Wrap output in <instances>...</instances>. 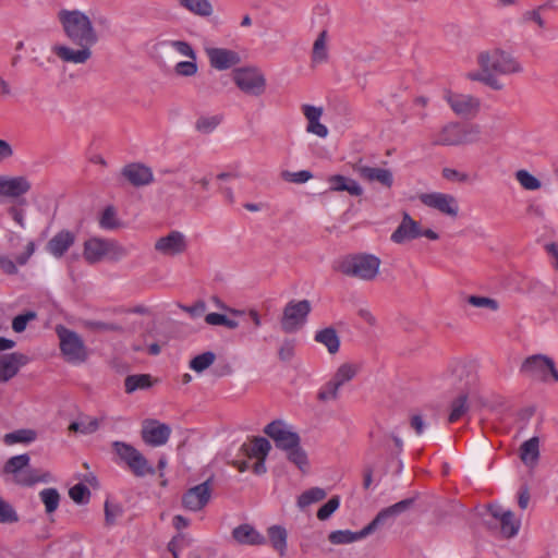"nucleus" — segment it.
I'll return each mask as SVG.
<instances>
[{
	"instance_id": "obj_28",
	"label": "nucleus",
	"mask_w": 558,
	"mask_h": 558,
	"mask_svg": "<svg viewBox=\"0 0 558 558\" xmlns=\"http://www.w3.org/2000/svg\"><path fill=\"white\" fill-rule=\"evenodd\" d=\"M329 192H348L352 196H361L363 194L362 186L353 179L335 174L328 178Z\"/></svg>"
},
{
	"instance_id": "obj_53",
	"label": "nucleus",
	"mask_w": 558,
	"mask_h": 558,
	"mask_svg": "<svg viewBox=\"0 0 558 558\" xmlns=\"http://www.w3.org/2000/svg\"><path fill=\"white\" fill-rule=\"evenodd\" d=\"M196 60L180 61L174 66V72L179 76L190 77L197 73Z\"/></svg>"
},
{
	"instance_id": "obj_47",
	"label": "nucleus",
	"mask_w": 558,
	"mask_h": 558,
	"mask_svg": "<svg viewBox=\"0 0 558 558\" xmlns=\"http://www.w3.org/2000/svg\"><path fill=\"white\" fill-rule=\"evenodd\" d=\"M83 326L92 331L106 332V331H116L121 332L122 327L114 323H105L100 320H84Z\"/></svg>"
},
{
	"instance_id": "obj_50",
	"label": "nucleus",
	"mask_w": 558,
	"mask_h": 558,
	"mask_svg": "<svg viewBox=\"0 0 558 558\" xmlns=\"http://www.w3.org/2000/svg\"><path fill=\"white\" fill-rule=\"evenodd\" d=\"M339 389L340 387L332 379H330L319 389L317 398L323 402L336 400L338 398Z\"/></svg>"
},
{
	"instance_id": "obj_63",
	"label": "nucleus",
	"mask_w": 558,
	"mask_h": 558,
	"mask_svg": "<svg viewBox=\"0 0 558 558\" xmlns=\"http://www.w3.org/2000/svg\"><path fill=\"white\" fill-rule=\"evenodd\" d=\"M306 130L307 132L316 134L319 137H326L328 135L327 126L322 124L319 120L308 122Z\"/></svg>"
},
{
	"instance_id": "obj_61",
	"label": "nucleus",
	"mask_w": 558,
	"mask_h": 558,
	"mask_svg": "<svg viewBox=\"0 0 558 558\" xmlns=\"http://www.w3.org/2000/svg\"><path fill=\"white\" fill-rule=\"evenodd\" d=\"M0 268L7 275L17 274L16 264L7 255H0Z\"/></svg>"
},
{
	"instance_id": "obj_33",
	"label": "nucleus",
	"mask_w": 558,
	"mask_h": 558,
	"mask_svg": "<svg viewBox=\"0 0 558 558\" xmlns=\"http://www.w3.org/2000/svg\"><path fill=\"white\" fill-rule=\"evenodd\" d=\"M520 458L526 465H534L539 458V439L532 437L520 447Z\"/></svg>"
},
{
	"instance_id": "obj_7",
	"label": "nucleus",
	"mask_w": 558,
	"mask_h": 558,
	"mask_svg": "<svg viewBox=\"0 0 558 558\" xmlns=\"http://www.w3.org/2000/svg\"><path fill=\"white\" fill-rule=\"evenodd\" d=\"M113 452L123 462L133 475L144 477L154 475L155 469L148 460L134 446L124 441L112 442Z\"/></svg>"
},
{
	"instance_id": "obj_21",
	"label": "nucleus",
	"mask_w": 558,
	"mask_h": 558,
	"mask_svg": "<svg viewBox=\"0 0 558 558\" xmlns=\"http://www.w3.org/2000/svg\"><path fill=\"white\" fill-rule=\"evenodd\" d=\"M114 247L112 241L90 238L84 242L83 257L88 264L99 263Z\"/></svg>"
},
{
	"instance_id": "obj_46",
	"label": "nucleus",
	"mask_w": 558,
	"mask_h": 558,
	"mask_svg": "<svg viewBox=\"0 0 558 558\" xmlns=\"http://www.w3.org/2000/svg\"><path fill=\"white\" fill-rule=\"evenodd\" d=\"M220 116H202L195 122V129L204 134L211 133L221 122Z\"/></svg>"
},
{
	"instance_id": "obj_43",
	"label": "nucleus",
	"mask_w": 558,
	"mask_h": 558,
	"mask_svg": "<svg viewBox=\"0 0 558 558\" xmlns=\"http://www.w3.org/2000/svg\"><path fill=\"white\" fill-rule=\"evenodd\" d=\"M326 492L319 487H313L302 493L298 498V506L303 509L314 502L320 501L326 497Z\"/></svg>"
},
{
	"instance_id": "obj_2",
	"label": "nucleus",
	"mask_w": 558,
	"mask_h": 558,
	"mask_svg": "<svg viewBox=\"0 0 558 558\" xmlns=\"http://www.w3.org/2000/svg\"><path fill=\"white\" fill-rule=\"evenodd\" d=\"M476 63L480 69L466 73V78L480 82L493 90L504 89V84L498 75H518L524 71L523 64L515 56L499 47L480 51L476 56Z\"/></svg>"
},
{
	"instance_id": "obj_27",
	"label": "nucleus",
	"mask_w": 558,
	"mask_h": 558,
	"mask_svg": "<svg viewBox=\"0 0 558 558\" xmlns=\"http://www.w3.org/2000/svg\"><path fill=\"white\" fill-rule=\"evenodd\" d=\"M26 363V357L21 353L5 354L0 357V381L13 378L20 367Z\"/></svg>"
},
{
	"instance_id": "obj_35",
	"label": "nucleus",
	"mask_w": 558,
	"mask_h": 558,
	"mask_svg": "<svg viewBox=\"0 0 558 558\" xmlns=\"http://www.w3.org/2000/svg\"><path fill=\"white\" fill-rule=\"evenodd\" d=\"M151 386V377L148 374L129 375L124 380L126 393H132L138 389H146Z\"/></svg>"
},
{
	"instance_id": "obj_1",
	"label": "nucleus",
	"mask_w": 558,
	"mask_h": 558,
	"mask_svg": "<svg viewBox=\"0 0 558 558\" xmlns=\"http://www.w3.org/2000/svg\"><path fill=\"white\" fill-rule=\"evenodd\" d=\"M58 21L66 38L77 46L76 49L65 45H56L52 52L63 62L84 64L93 56L92 47L98 40V33L92 19L77 9H62L58 12Z\"/></svg>"
},
{
	"instance_id": "obj_49",
	"label": "nucleus",
	"mask_w": 558,
	"mask_h": 558,
	"mask_svg": "<svg viewBox=\"0 0 558 558\" xmlns=\"http://www.w3.org/2000/svg\"><path fill=\"white\" fill-rule=\"evenodd\" d=\"M99 225L102 229L113 230L120 227V222L117 219L116 210L113 207L109 206L105 208L101 214Z\"/></svg>"
},
{
	"instance_id": "obj_38",
	"label": "nucleus",
	"mask_w": 558,
	"mask_h": 558,
	"mask_svg": "<svg viewBox=\"0 0 558 558\" xmlns=\"http://www.w3.org/2000/svg\"><path fill=\"white\" fill-rule=\"evenodd\" d=\"M100 422L96 417H83L78 422H73L69 426L70 432L82 433L84 435L93 434L99 428Z\"/></svg>"
},
{
	"instance_id": "obj_37",
	"label": "nucleus",
	"mask_w": 558,
	"mask_h": 558,
	"mask_svg": "<svg viewBox=\"0 0 558 558\" xmlns=\"http://www.w3.org/2000/svg\"><path fill=\"white\" fill-rule=\"evenodd\" d=\"M548 8H550L549 2L541 4L535 9L524 11L521 15V22L524 24L534 23L539 28L544 29L546 27V22L543 19L542 13Z\"/></svg>"
},
{
	"instance_id": "obj_12",
	"label": "nucleus",
	"mask_w": 558,
	"mask_h": 558,
	"mask_svg": "<svg viewBox=\"0 0 558 558\" xmlns=\"http://www.w3.org/2000/svg\"><path fill=\"white\" fill-rule=\"evenodd\" d=\"M520 371L530 377H537L543 381L547 380V372H549L553 379L558 381V369L554 360L547 355L534 354L526 357Z\"/></svg>"
},
{
	"instance_id": "obj_62",
	"label": "nucleus",
	"mask_w": 558,
	"mask_h": 558,
	"mask_svg": "<svg viewBox=\"0 0 558 558\" xmlns=\"http://www.w3.org/2000/svg\"><path fill=\"white\" fill-rule=\"evenodd\" d=\"M302 110L308 122L319 120L323 114V109L320 107H315L312 105H304Z\"/></svg>"
},
{
	"instance_id": "obj_52",
	"label": "nucleus",
	"mask_w": 558,
	"mask_h": 558,
	"mask_svg": "<svg viewBox=\"0 0 558 558\" xmlns=\"http://www.w3.org/2000/svg\"><path fill=\"white\" fill-rule=\"evenodd\" d=\"M340 497H331L325 505H323L317 511V518L320 521H325L331 517V514L339 508Z\"/></svg>"
},
{
	"instance_id": "obj_31",
	"label": "nucleus",
	"mask_w": 558,
	"mask_h": 558,
	"mask_svg": "<svg viewBox=\"0 0 558 558\" xmlns=\"http://www.w3.org/2000/svg\"><path fill=\"white\" fill-rule=\"evenodd\" d=\"M314 340L326 347L330 354H336L340 349V338L332 327L316 331Z\"/></svg>"
},
{
	"instance_id": "obj_44",
	"label": "nucleus",
	"mask_w": 558,
	"mask_h": 558,
	"mask_svg": "<svg viewBox=\"0 0 558 558\" xmlns=\"http://www.w3.org/2000/svg\"><path fill=\"white\" fill-rule=\"evenodd\" d=\"M215 353L207 351L193 357L190 362V367L196 373H202L207 369L215 362Z\"/></svg>"
},
{
	"instance_id": "obj_55",
	"label": "nucleus",
	"mask_w": 558,
	"mask_h": 558,
	"mask_svg": "<svg viewBox=\"0 0 558 558\" xmlns=\"http://www.w3.org/2000/svg\"><path fill=\"white\" fill-rule=\"evenodd\" d=\"M37 315L35 312L33 311H28L24 314H21V315H17L13 318V322H12V329L15 331V332H23L26 327H27V324L31 322V320H34L36 319Z\"/></svg>"
},
{
	"instance_id": "obj_34",
	"label": "nucleus",
	"mask_w": 558,
	"mask_h": 558,
	"mask_svg": "<svg viewBox=\"0 0 558 558\" xmlns=\"http://www.w3.org/2000/svg\"><path fill=\"white\" fill-rule=\"evenodd\" d=\"M268 536L272 547L282 556L287 548V531L279 525H272L268 529Z\"/></svg>"
},
{
	"instance_id": "obj_11",
	"label": "nucleus",
	"mask_w": 558,
	"mask_h": 558,
	"mask_svg": "<svg viewBox=\"0 0 558 558\" xmlns=\"http://www.w3.org/2000/svg\"><path fill=\"white\" fill-rule=\"evenodd\" d=\"M271 449L268 439L264 437H254L250 442H244L240 452L247 459H255L252 470L256 475H263L267 472L265 460Z\"/></svg>"
},
{
	"instance_id": "obj_60",
	"label": "nucleus",
	"mask_w": 558,
	"mask_h": 558,
	"mask_svg": "<svg viewBox=\"0 0 558 558\" xmlns=\"http://www.w3.org/2000/svg\"><path fill=\"white\" fill-rule=\"evenodd\" d=\"M180 307L190 314L191 317L196 318L201 317L205 311H206V304L203 301H198L195 304L187 306V305H180Z\"/></svg>"
},
{
	"instance_id": "obj_30",
	"label": "nucleus",
	"mask_w": 558,
	"mask_h": 558,
	"mask_svg": "<svg viewBox=\"0 0 558 558\" xmlns=\"http://www.w3.org/2000/svg\"><path fill=\"white\" fill-rule=\"evenodd\" d=\"M178 5L193 15L209 17L214 13L209 0H177Z\"/></svg>"
},
{
	"instance_id": "obj_18",
	"label": "nucleus",
	"mask_w": 558,
	"mask_h": 558,
	"mask_svg": "<svg viewBox=\"0 0 558 558\" xmlns=\"http://www.w3.org/2000/svg\"><path fill=\"white\" fill-rule=\"evenodd\" d=\"M155 250L163 256H177L187 250L186 236L177 230L159 238L155 243Z\"/></svg>"
},
{
	"instance_id": "obj_59",
	"label": "nucleus",
	"mask_w": 558,
	"mask_h": 558,
	"mask_svg": "<svg viewBox=\"0 0 558 558\" xmlns=\"http://www.w3.org/2000/svg\"><path fill=\"white\" fill-rule=\"evenodd\" d=\"M122 514V509L118 505H112L109 501L105 504V519L108 525H112L118 517Z\"/></svg>"
},
{
	"instance_id": "obj_54",
	"label": "nucleus",
	"mask_w": 558,
	"mask_h": 558,
	"mask_svg": "<svg viewBox=\"0 0 558 558\" xmlns=\"http://www.w3.org/2000/svg\"><path fill=\"white\" fill-rule=\"evenodd\" d=\"M468 303L474 307H486L492 311H497L499 308L498 302L487 296L470 295L468 298Z\"/></svg>"
},
{
	"instance_id": "obj_29",
	"label": "nucleus",
	"mask_w": 558,
	"mask_h": 558,
	"mask_svg": "<svg viewBox=\"0 0 558 558\" xmlns=\"http://www.w3.org/2000/svg\"><path fill=\"white\" fill-rule=\"evenodd\" d=\"M232 537L242 545H260L265 543V537L250 524H241L234 527Z\"/></svg>"
},
{
	"instance_id": "obj_17",
	"label": "nucleus",
	"mask_w": 558,
	"mask_h": 558,
	"mask_svg": "<svg viewBox=\"0 0 558 558\" xmlns=\"http://www.w3.org/2000/svg\"><path fill=\"white\" fill-rule=\"evenodd\" d=\"M210 497V480H207L187 489L182 496V505L186 510L199 511L209 502Z\"/></svg>"
},
{
	"instance_id": "obj_4",
	"label": "nucleus",
	"mask_w": 558,
	"mask_h": 558,
	"mask_svg": "<svg viewBox=\"0 0 558 558\" xmlns=\"http://www.w3.org/2000/svg\"><path fill=\"white\" fill-rule=\"evenodd\" d=\"M29 461L27 453L11 457L3 466V474L9 477L8 481L21 486L48 482V474H40L37 470L28 468Z\"/></svg>"
},
{
	"instance_id": "obj_15",
	"label": "nucleus",
	"mask_w": 558,
	"mask_h": 558,
	"mask_svg": "<svg viewBox=\"0 0 558 558\" xmlns=\"http://www.w3.org/2000/svg\"><path fill=\"white\" fill-rule=\"evenodd\" d=\"M420 201L427 207L434 208L439 213L456 218L459 213V204L454 196L445 193H424L420 195Z\"/></svg>"
},
{
	"instance_id": "obj_9",
	"label": "nucleus",
	"mask_w": 558,
	"mask_h": 558,
	"mask_svg": "<svg viewBox=\"0 0 558 558\" xmlns=\"http://www.w3.org/2000/svg\"><path fill=\"white\" fill-rule=\"evenodd\" d=\"M311 311L312 305L308 300L288 302L280 320L281 329L287 333L298 331L306 323Z\"/></svg>"
},
{
	"instance_id": "obj_48",
	"label": "nucleus",
	"mask_w": 558,
	"mask_h": 558,
	"mask_svg": "<svg viewBox=\"0 0 558 558\" xmlns=\"http://www.w3.org/2000/svg\"><path fill=\"white\" fill-rule=\"evenodd\" d=\"M20 520L17 512L14 507L0 498V523L12 524Z\"/></svg>"
},
{
	"instance_id": "obj_19",
	"label": "nucleus",
	"mask_w": 558,
	"mask_h": 558,
	"mask_svg": "<svg viewBox=\"0 0 558 558\" xmlns=\"http://www.w3.org/2000/svg\"><path fill=\"white\" fill-rule=\"evenodd\" d=\"M32 189V184L26 177L0 175V196L9 198H19Z\"/></svg>"
},
{
	"instance_id": "obj_36",
	"label": "nucleus",
	"mask_w": 558,
	"mask_h": 558,
	"mask_svg": "<svg viewBox=\"0 0 558 558\" xmlns=\"http://www.w3.org/2000/svg\"><path fill=\"white\" fill-rule=\"evenodd\" d=\"M359 372V366L353 363H343L336 371L331 378L339 387L352 380Z\"/></svg>"
},
{
	"instance_id": "obj_45",
	"label": "nucleus",
	"mask_w": 558,
	"mask_h": 558,
	"mask_svg": "<svg viewBox=\"0 0 558 558\" xmlns=\"http://www.w3.org/2000/svg\"><path fill=\"white\" fill-rule=\"evenodd\" d=\"M515 179L520 185L527 191H536L542 186L541 181L524 169L515 172Z\"/></svg>"
},
{
	"instance_id": "obj_23",
	"label": "nucleus",
	"mask_w": 558,
	"mask_h": 558,
	"mask_svg": "<svg viewBox=\"0 0 558 558\" xmlns=\"http://www.w3.org/2000/svg\"><path fill=\"white\" fill-rule=\"evenodd\" d=\"M210 66L222 71L240 63L241 59L236 51L227 48H206Z\"/></svg>"
},
{
	"instance_id": "obj_16",
	"label": "nucleus",
	"mask_w": 558,
	"mask_h": 558,
	"mask_svg": "<svg viewBox=\"0 0 558 558\" xmlns=\"http://www.w3.org/2000/svg\"><path fill=\"white\" fill-rule=\"evenodd\" d=\"M413 504V498H407L380 510L377 515L365 526L366 531L368 534H372L380 526L392 524L396 518L404 511L409 510Z\"/></svg>"
},
{
	"instance_id": "obj_13",
	"label": "nucleus",
	"mask_w": 558,
	"mask_h": 558,
	"mask_svg": "<svg viewBox=\"0 0 558 558\" xmlns=\"http://www.w3.org/2000/svg\"><path fill=\"white\" fill-rule=\"evenodd\" d=\"M444 98L451 110L461 118L472 119L480 112L481 100L473 95L446 90Z\"/></svg>"
},
{
	"instance_id": "obj_41",
	"label": "nucleus",
	"mask_w": 558,
	"mask_h": 558,
	"mask_svg": "<svg viewBox=\"0 0 558 558\" xmlns=\"http://www.w3.org/2000/svg\"><path fill=\"white\" fill-rule=\"evenodd\" d=\"M327 31H322L313 45L312 60L316 63L325 62L328 58L327 47Z\"/></svg>"
},
{
	"instance_id": "obj_57",
	"label": "nucleus",
	"mask_w": 558,
	"mask_h": 558,
	"mask_svg": "<svg viewBox=\"0 0 558 558\" xmlns=\"http://www.w3.org/2000/svg\"><path fill=\"white\" fill-rule=\"evenodd\" d=\"M295 342L294 340H284L278 351L279 359L283 362H289L294 356Z\"/></svg>"
},
{
	"instance_id": "obj_40",
	"label": "nucleus",
	"mask_w": 558,
	"mask_h": 558,
	"mask_svg": "<svg viewBox=\"0 0 558 558\" xmlns=\"http://www.w3.org/2000/svg\"><path fill=\"white\" fill-rule=\"evenodd\" d=\"M469 410L468 395L461 393L451 402V412L449 414V422H458Z\"/></svg>"
},
{
	"instance_id": "obj_22",
	"label": "nucleus",
	"mask_w": 558,
	"mask_h": 558,
	"mask_svg": "<svg viewBox=\"0 0 558 558\" xmlns=\"http://www.w3.org/2000/svg\"><path fill=\"white\" fill-rule=\"evenodd\" d=\"M418 238H421V225L408 213H403L400 225L390 236L391 241L397 244H403Z\"/></svg>"
},
{
	"instance_id": "obj_8",
	"label": "nucleus",
	"mask_w": 558,
	"mask_h": 558,
	"mask_svg": "<svg viewBox=\"0 0 558 558\" xmlns=\"http://www.w3.org/2000/svg\"><path fill=\"white\" fill-rule=\"evenodd\" d=\"M487 515L485 523L489 529L499 530L501 535L507 538L518 534L521 521L511 510L505 509L498 504H492L487 508Z\"/></svg>"
},
{
	"instance_id": "obj_14",
	"label": "nucleus",
	"mask_w": 558,
	"mask_h": 558,
	"mask_svg": "<svg viewBox=\"0 0 558 558\" xmlns=\"http://www.w3.org/2000/svg\"><path fill=\"white\" fill-rule=\"evenodd\" d=\"M233 81L235 85L245 94L259 96L265 92L266 78L253 68H243L234 71Z\"/></svg>"
},
{
	"instance_id": "obj_10",
	"label": "nucleus",
	"mask_w": 558,
	"mask_h": 558,
	"mask_svg": "<svg viewBox=\"0 0 558 558\" xmlns=\"http://www.w3.org/2000/svg\"><path fill=\"white\" fill-rule=\"evenodd\" d=\"M60 349L65 360L70 363H83L87 359V350L82 338L64 327L59 328Z\"/></svg>"
},
{
	"instance_id": "obj_5",
	"label": "nucleus",
	"mask_w": 558,
	"mask_h": 558,
	"mask_svg": "<svg viewBox=\"0 0 558 558\" xmlns=\"http://www.w3.org/2000/svg\"><path fill=\"white\" fill-rule=\"evenodd\" d=\"M380 264V259L375 255L354 254L344 257L340 262L338 270L348 277L372 281L377 277Z\"/></svg>"
},
{
	"instance_id": "obj_51",
	"label": "nucleus",
	"mask_w": 558,
	"mask_h": 558,
	"mask_svg": "<svg viewBox=\"0 0 558 558\" xmlns=\"http://www.w3.org/2000/svg\"><path fill=\"white\" fill-rule=\"evenodd\" d=\"M69 496L76 504H86L89 500L90 492L87 486L78 483L70 488Z\"/></svg>"
},
{
	"instance_id": "obj_42",
	"label": "nucleus",
	"mask_w": 558,
	"mask_h": 558,
	"mask_svg": "<svg viewBox=\"0 0 558 558\" xmlns=\"http://www.w3.org/2000/svg\"><path fill=\"white\" fill-rule=\"evenodd\" d=\"M39 498L45 505L48 514L54 512L60 504V494L56 488H45L39 493Z\"/></svg>"
},
{
	"instance_id": "obj_56",
	"label": "nucleus",
	"mask_w": 558,
	"mask_h": 558,
	"mask_svg": "<svg viewBox=\"0 0 558 558\" xmlns=\"http://www.w3.org/2000/svg\"><path fill=\"white\" fill-rule=\"evenodd\" d=\"M170 46L180 54L187 57L189 59L196 60V53L187 41L173 40L170 43Z\"/></svg>"
},
{
	"instance_id": "obj_3",
	"label": "nucleus",
	"mask_w": 558,
	"mask_h": 558,
	"mask_svg": "<svg viewBox=\"0 0 558 558\" xmlns=\"http://www.w3.org/2000/svg\"><path fill=\"white\" fill-rule=\"evenodd\" d=\"M264 433L270 437L276 447L286 452L287 459L301 472L308 470L306 451L301 447L300 436L283 421H272L265 426Z\"/></svg>"
},
{
	"instance_id": "obj_64",
	"label": "nucleus",
	"mask_w": 558,
	"mask_h": 558,
	"mask_svg": "<svg viewBox=\"0 0 558 558\" xmlns=\"http://www.w3.org/2000/svg\"><path fill=\"white\" fill-rule=\"evenodd\" d=\"M35 248L36 246L34 241H29L25 247V251L22 254L15 256L16 264L21 266L25 265L31 258V256L34 254Z\"/></svg>"
},
{
	"instance_id": "obj_20",
	"label": "nucleus",
	"mask_w": 558,
	"mask_h": 558,
	"mask_svg": "<svg viewBox=\"0 0 558 558\" xmlns=\"http://www.w3.org/2000/svg\"><path fill=\"white\" fill-rule=\"evenodd\" d=\"M171 429L168 425L157 421H145L142 428V438L145 444L159 447L165 445L170 437Z\"/></svg>"
},
{
	"instance_id": "obj_6",
	"label": "nucleus",
	"mask_w": 558,
	"mask_h": 558,
	"mask_svg": "<svg viewBox=\"0 0 558 558\" xmlns=\"http://www.w3.org/2000/svg\"><path fill=\"white\" fill-rule=\"evenodd\" d=\"M478 135L480 129L476 125L462 126L459 123L451 122L433 135L432 144L440 146L471 144L477 141Z\"/></svg>"
},
{
	"instance_id": "obj_26",
	"label": "nucleus",
	"mask_w": 558,
	"mask_h": 558,
	"mask_svg": "<svg viewBox=\"0 0 558 558\" xmlns=\"http://www.w3.org/2000/svg\"><path fill=\"white\" fill-rule=\"evenodd\" d=\"M75 234L69 230L56 233L47 243L46 250L56 258H61L75 243Z\"/></svg>"
},
{
	"instance_id": "obj_39",
	"label": "nucleus",
	"mask_w": 558,
	"mask_h": 558,
	"mask_svg": "<svg viewBox=\"0 0 558 558\" xmlns=\"http://www.w3.org/2000/svg\"><path fill=\"white\" fill-rule=\"evenodd\" d=\"M36 439V432L33 429H19L4 435L3 441L11 446L17 442L29 444Z\"/></svg>"
},
{
	"instance_id": "obj_58",
	"label": "nucleus",
	"mask_w": 558,
	"mask_h": 558,
	"mask_svg": "<svg viewBox=\"0 0 558 558\" xmlns=\"http://www.w3.org/2000/svg\"><path fill=\"white\" fill-rule=\"evenodd\" d=\"M282 177L284 180L289 181V182H293V183H305L307 182L313 175L310 171L307 170H301V171H298V172H289V171H286L282 173Z\"/></svg>"
},
{
	"instance_id": "obj_32",
	"label": "nucleus",
	"mask_w": 558,
	"mask_h": 558,
	"mask_svg": "<svg viewBox=\"0 0 558 558\" xmlns=\"http://www.w3.org/2000/svg\"><path fill=\"white\" fill-rule=\"evenodd\" d=\"M369 534L366 531V527L364 526L359 532H352L350 530L332 531L328 535V539L333 545H342V544H351V543L357 542L360 539L365 538Z\"/></svg>"
},
{
	"instance_id": "obj_25",
	"label": "nucleus",
	"mask_w": 558,
	"mask_h": 558,
	"mask_svg": "<svg viewBox=\"0 0 558 558\" xmlns=\"http://www.w3.org/2000/svg\"><path fill=\"white\" fill-rule=\"evenodd\" d=\"M122 174L134 186H145L154 181L153 170L140 162L123 167Z\"/></svg>"
},
{
	"instance_id": "obj_24",
	"label": "nucleus",
	"mask_w": 558,
	"mask_h": 558,
	"mask_svg": "<svg viewBox=\"0 0 558 558\" xmlns=\"http://www.w3.org/2000/svg\"><path fill=\"white\" fill-rule=\"evenodd\" d=\"M354 171L366 182H377L387 189L391 187L393 184V174L389 169L355 165Z\"/></svg>"
}]
</instances>
